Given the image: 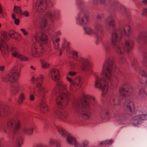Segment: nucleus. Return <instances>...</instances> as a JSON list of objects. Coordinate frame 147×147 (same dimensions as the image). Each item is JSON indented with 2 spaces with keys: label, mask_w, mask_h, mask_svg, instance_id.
Instances as JSON below:
<instances>
[{
  "label": "nucleus",
  "mask_w": 147,
  "mask_h": 147,
  "mask_svg": "<svg viewBox=\"0 0 147 147\" xmlns=\"http://www.w3.org/2000/svg\"><path fill=\"white\" fill-rule=\"evenodd\" d=\"M10 112L9 107L0 102V131H3L6 134H8L10 131H12L14 135L12 137L14 143L20 147L23 144V139L19 131L20 127L19 120L10 117L9 118L7 123L5 121V117Z\"/></svg>",
  "instance_id": "nucleus-1"
},
{
  "label": "nucleus",
  "mask_w": 147,
  "mask_h": 147,
  "mask_svg": "<svg viewBox=\"0 0 147 147\" xmlns=\"http://www.w3.org/2000/svg\"><path fill=\"white\" fill-rule=\"evenodd\" d=\"M113 61L112 57L107 56L105 62L102 65L101 73L96 74L95 75V87L102 90V95L103 96L107 93L109 87L107 80L104 77L100 78L101 74L109 80L111 85H116L118 82L117 78L113 74Z\"/></svg>",
  "instance_id": "nucleus-2"
},
{
  "label": "nucleus",
  "mask_w": 147,
  "mask_h": 147,
  "mask_svg": "<svg viewBox=\"0 0 147 147\" xmlns=\"http://www.w3.org/2000/svg\"><path fill=\"white\" fill-rule=\"evenodd\" d=\"M50 74L52 79L57 84V88H55L53 92L56 99V103L60 109L65 108L67 105L69 100V94L67 92L65 85L62 82H59V73L58 70L53 69L50 72Z\"/></svg>",
  "instance_id": "nucleus-3"
},
{
  "label": "nucleus",
  "mask_w": 147,
  "mask_h": 147,
  "mask_svg": "<svg viewBox=\"0 0 147 147\" xmlns=\"http://www.w3.org/2000/svg\"><path fill=\"white\" fill-rule=\"evenodd\" d=\"M132 32L130 27L127 25H124L121 28L114 30L111 34V42L115 52L119 55H123L125 52L123 45L120 42L123 34L128 37Z\"/></svg>",
  "instance_id": "nucleus-4"
},
{
  "label": "nucleus",
  "mask_w": 147,
  "mask_h": 147,
  "mask_svg": "<svg viewBox=\"0 0 147 147\" xmlns=\"http://www.w3.org/2000/svg\"><path fill=\"white\" fill-rule=\"evenodd\" d=\"M30 37L32 39H34L36 41V42L34 43L32 46V54L35 57L40 56L44 51L41 44H45L48 41L47 35L36 30L35 33L31 34Z\"/></svg>",
  "instance_id": "nucleus-5"
},
{
  "label": "nucleus",
  "mask_w": 147,
  "mask_h": 147,
  "mask_svg": "<svg viewBox=\"0 0 147 147\" xmlns=\"http://www.w3.org/2000/svg\"><path fill=\"white\" fill-rule=\"evenodd\" d=\"M59 14V11L52 9L46 11L45 14L41 16L37 21L40 24L41 29L47 33H49L50 24L54 22V19L58 18Z\"/></svg>",
  "instance_id": "nucleus-6"
},
{
  "label": "nucleus",
  "mask_w": 147,
  "mask_h": 147,
  "mask_svg": "<svg viewBox=\"0 0 147 147\" xmlns=\"http://www.w3.org/2000/svg\"><path fill=\"white\" fill-rule=\"evenodd\" d=\"M20 70V66H16L3 79L5 82H9L11 83L10 89L13 94H16L19 90V84L16 81L18 79Z\"/></svg>",
  "instance_id": "nucleus-7"
},
{
  "label": "nucleus",
  "mask_w": 147,
  "mask_h": 147,
  "mask_svg": "<svg viewBox=\"0 0 147 147\" xmlns=\"http://www.w3.org/2000/svg\"><path fill=\"white\" fill-rule=\"evenodd\" d=\"M119 92L121 97L123 99H125V101L123 103V106L127 109V111L132 113L133 112L134 108V103L127 98L129 96L134 92L133 88L129 86L125 88L121 87L119 89Z\"/></svg>",
  "instance_id": "nucleus-8"
},
{
  "label": "nucleus",
  "mask_w": 147,
  "mask_h": 147,
  "mask_svg": "<svg viewBox=\"0 0 147 147\" xmlns=\"http://www.w3.org/2000/svg\"><path fill=\"white\" fill-rule=\"evenodd\" d=\"M97 103L95 97L83 93V119H89L90 116L91 106Z\"/></svg>",
  "instance_id": "nucleus-9"
},
{
  "label": "nucleus",
  "mask_w": 147,
  "mask_h": 147,
  "mask_svg": "<svg viewBox=\"0 0 147 147\" xmlns=\"http://www.w3.org/2000/svg\"><path fill=\"white\" fill-rule=\"evenodd\" d=\"M43 77L40 76L36 79L32 77L31 80L33 83L35 82L36 86V87L33 89L34 94L38 97L44 98L46 93L48 92V90L43 86Z\"/></svg>",
  "instance_id": "nucleus-10"
},
{
  "label": "nucleus",
  "mask_w": 147,
  "mask_h": 147,
  "mask_svg": "<svg viewBox=\"0 0 147 147\" xmlns=\"http://www.w3.org/2000/svg\"><path fill=\"white\" fill-rule=\"evenodd\" d=\"M53 3L51 0H37L35 3L33 5V8L37 12H44L48 7L52 6Z\"/></svg>",
  "instance_id": "nucleus-11"
},
{
  "label": "nucleus",
  "mask_w": 147,
  "mask_h": 147,
  "mask_svg": "<svg viewBox=\"0 0 147 147\" xmlns=\"http://www.w3.org/2000/svg\"><path fill=\"white\" fill-rule=\"evenodd\" d=\"M55 127L58 132L62 136L66 138V141L70 144H74L77 142L74 138L71 136L67 131L60 126L55 125Z\"/></svg>",
  "instance_id": "nucleus-12"
},
{
  "label": "nucleus",
  "mask_w": 147,
  "mask_h": 147,
  "mask_svg": "<svg viewBox=\"0 0 147 147\" xmlns=\"http://www.w3.org/2000/svg\"><path fill=\"white\" fill-rule=\"evenodd\" d=\"M96 32V40L95 42L96 45H98L102 40L104 36L102 31V25L101 23L97 22L94 25Z\"/></svg>",
  "instance_id": "nucleus-13"
},
{
  "label": "nucleus",
  "mask_w": 147,
  "mask_h": 147,
  "mask_svg": "<svg viewBox=\"0 0 147 147\" xmlns=\"http://www.w3.org/2000/svg\"><path fill=\"white\" fill-rule=\"evenodd\" d=\"M76 1L77 6L79 12L76 18V23L78 25L82 26L83 23V0Z\"/></svg>",
  "instance_id": "nucleus-14"
},
{
  "label": "nucleus",
  "mask_w": 147,
  "mask_h": 147,
  "mask_svg": "<svg viewBox=\"0 0 147 147\" xmlns=\"http://www.w3.org/2000/svg\"><path fill=\"white\" fill-rule=\"evenodd\" d=\"M82 100L81 99H75L73 101L72 104V108L78 114L80 115L82 117Z\"/></svg>",
  "instance_id": "nucleus-15"
},
{
  "label": "nucleus",
  "mask_w": 147,
  "mask_h": 147,
  "mask_svg": "<svg viewBox=\"0 0 147 147\" xmlns=\"http://www.w3.org/2000/svg\"><path fill=\"white\" fill-rule=\"evenodd\" d=\"M109 102L115 109L119 108L121 101L119 97L115 94L113 93L110 94L109 97Z\"/></svg>",
  "instance_id": "nucleus-16"
},
{
  "label": "nucleus",
  "mask_w": 147,
  "mask_h": 147,
  "mask_svg": "<svg viewBox=\"0 0 147 147\" xmlns=\"http://www.w3.org/2000/svg\"><path fill=\"white\" fill-rule=\"evenodd\" d=\"M67 80L70 83L69 86V88L70 90L73 91V86H75L76 85L77 87L80 88L82 84V81L81 77L80 76H78L77 77L73 80L70 78L67 77Z\"/></svg>",
  "instance_id": "nucleus-17"
},
{
  "label": "nucleus",
  "mask_w": 147,
  "mask_h": 147,
  "mask_svg": "<svg viewBox=\"0 0 147 147\" xmlns=\"http://www.w3.org/2000/svg\"><path fill=\"white\" fill-rule=\"evenodd\" d=\"M61 34V33L59 31L56 32L55 34H52L50 36V37L53 39V47L55 50H58L59 46V42L60 40L59 38H55Z\"/></svg>",
  "instance_id": "nucleus-18"
},
{
  "label": "nucleus",
  "mask_w": 147,
  "mask_h": 147,
  "mask_svg": "<svg viewBox=\"0 0 147 147\" xmlns=\"http://www.w3.org/2000/svg\"><path fill=\"white\" fill-rule=\"evenodd\" d=\"M10 50L12 55L13 57L18 58L22 61L28 60V58L19 53V50L18 48L14 47H11Z\"/></svg>",
  "instance_id": "nucleus-19"
},
{
  "label": "nucleus",
  "mask_w": 147,
  "mask_h": 147,
  "mask_svg": "<svg viewBox=\"0 0 147 147\" xmlns=\"http://www.w3.org/2000/svg\"><path fill=\"white\" fill-rule=\"evenodd\" d=\"M147 120V114H142L134 116L132 119V122L135 125L140 124L142 120Z\"/></svg>",
  "instance_id": "nucleus-20"
},
{
  "label": "nucleus",
  "mask_w": 147,
  "mask_h": 147,
  "mask_svg": "<svg viewBox=\"0 0 147 147\" xmlns=\"http://www.w3.org/2000/svg\"><path fill=\"white\" fill-rule=\"evenodd\" d=\"M92 63L88 59L86 58H83V71L86 73L87 75L90 73V69L92 65Z\"/></svg>",
  "instance_id": "nucleus-21"
},
{
  "label": "nucleus",
  "mask_w": 147,
  "mask_h": 147,
  "mask_svg": "<svg viewBox=\"0 0 147 147\" xmlns=\"http://www.w3.org/2000/svg\"><path fill=\"white\" fill-rule=\"evenodd\" d=\"M3 54H7L8 53V46L6 43L0 38V51Z\"/></svg>",
  "instance_id": "nucleus-22"
},
{
  "label": "nucleus",
  "mask_w": 147,
  "mask_h": 147,
  "mask_svg": "<svg viewBox=\"0 0 147 147\" xmlns=\"http://www.w3.org/2000/svg\"><path fill=\"white\" fill-rule=\"evenodd\" d=\"M15 32L13 31H11L10 33L7 32H4L3 33V36L4 39L6 40H9L11 37L12 38L15 39L16 40H19L20 39L18 38L17 37H16L15 36H13V35L15 34Z\"/></svg>",
  "instance_id": "nucleus-23"
},
{
  "label": "nucleus",
  "mask_w": 147,
  "mask_h": 147,
  "mask_svg": "<svg viewBox=\"0 0 147 147\" xmlns=\"http://www.w3.org/2000/svg\"><path fill=\"white\" fill-rule=\"evenodd\" d=\"M115 17L114 16H110L106 20L105 23L109 26L113 27L115 25Z\"/></svg>",
  "instance_id": "nucleus-24"
},
{
  "label": "nucleus",
  "mask_w": 147,
  "mask_h": 147,
  "mask_svg": "<svg viewBox=\"0 0 147 147\" xmlns=\"http://www.w3.org/2000/svg\"><path fill=\"white\" fill-rule=\"evenodd\" d=\"M56 115L58 118L63 121H65L68 117L67 113L63 111H60L57 112Z\"/></svg>",
  "instance_id": "nucleus-25"
},
{
  "label": "nucleus",
  "mask_w": 147,
  "mask_h": 147,
  "mask_svg": "<svg viewBox=\"0 0 147 147\" xmlns=\"http://www.w3.org/2000/svg\"><path fill=\"white\" fill-rule=\"evenodd\" d=\"M33 127L31 126H24L22 128V131L28 135H30L33 133Z\"/></svg>",
  "instance_id": "nucleus-26"
},
{
  "label": "nucleus",
  "mask_w": 147,
  "mask_h": 147,
  "mask_svg": "<svg viewBox=\"0 0 147 147\" xmlns=\"http://www.w3.org/2000/svg\"><path fill=\"white\" fill-rule=\"evenodd\" d=\"M134 41L131 39L126 40L125 42V47L127 52H129L132 49Z\"/></svg>",
  "instance_id": "nucleus-27"
},
{
  "label": "nucleus",
  "mask_w": 147,
  "mask_h": 147,
  "mask_svg": "<svg viewBox=\"0 0 147 147\" xmlns=\"http://www.w3.org/2000/svg\"><path fill=\"white\" fill-rule=\"evenodd\" d=\"M85 32L89 35L94 34L96 36V32L91 27L89 26H86L83 27Z\"/></svg>",
  "instance_id": "nucleus-28"
},
{
  "label": "nucleus",
  "mask_w": 147,
  "mask_h": 147,
  "mask_svg": "<svg viewBox=\"0 0 147 147\" xmlns=\"http://www.w3.org/2000/svg\"><path fill=\"white\" fill-rule=\"evenodd\" d=\"M40 109L42 113H46L48 111V107L43 100H42L40 102Z\"/></svg>",
  "instance_id": "nucleus-29"
},
{
  "label": "nucleus",
  "mask_w": 147,
  "mask_h": 147,
  "mask_svg": "<svg viewBox=\"0 0 147 147\" xmlns=\"http://www.w3.org/2000/svg\"><path fill=\"white\" fill-rule=\"evenodd\" d=\"M73 58L74 59L77 61L78 63L80 64H82V58L79 57L78 55V53L75 51H73L72 52Z\"/></svg>",
  "instance_id": "nucleus-30"
},
{
  "label": "nucleus",
  "mask_w": 147,
  "mask_h": 147,
  "mask_svg": "<svg viewBox=\"0 0 147 147\" xmlns=\"http://www.w3.org/2000/svg\"><path fill=\"white\" fill-rule=\"evenodd\" d=\"M89 14L88 12L83 11V24H86L89 19Z\"/></svg>",
  "instance_id": "nucleus-31"
},
{
  "label": "nucleus",
  "mask_w": 147,
  "mask_h": 147,
  "mask_svg": "<svg viewBox=\"0 0 147 147\" xmlns=\"http://www.w3.org/2000/svg\"><path fill=\"white\" fill-rule=\"evenodd\" d=\"M42 66L43 68H46L49 66V64L46 62V58L43 57L40 59Z\"/></svg>",
  "instance_id": "nucleus-32"
},
{
  "label": "nucleus",
  "mask_w": 147,
  "mask_h": 147,
  "mask_svg": "<svg viewBox=\"0 0 147 147\" xmlns=\"http://www.w3.org/2000/svg\"><path fill=\"white\" fill-rule=\"evenodd\" d=\"M103 46L104 51L107 54L111 50L109 45L107 43H105L103 44Z\"/></svg>",
  "instance_id": "nucleus-33"
},
{
  "label": "nucleus",
  "mask_w": 147,
  "mask_h": 147,
  "mask_svg": "<svg viewBox=\"0 0 147 147\" xmlns=\"http://www.w3.org/2000/svg\"><path fill=\"white\" fill-rule=\"evenodd\" d=\"M117 7L120 13H123V12H125L126 9L120 3H118L117 4Z\"/></svg>",
  "instance_id": "nucleus-34"
},
{
  "label": "nucleus",
  "mask_w": 147,
  "mask_h": 147,
  "mask_svg": "<svg viewBox=\"0 0 147 147\" xmlns=\"http://www.w3.org/2000/svg\"><path fill=\"white\" fill-rule=\"evenodd\" d=\"M25 99V96L24 94L23 93H21L19 96L18 99V103L19 104L21 105L22 104L23 100Z\"/></svg>",
  "instance_id": "nucleus-35"
},
{
  "label": "nucleus",
  "mask_w": 147,
  "mask_h": 147,
  "mask_svg": "<svg viewBox=\"0 0 147 147\" xmlns=\"http://www.w3.org/2000/svg\"><path fill=\"white\" fill-rule=\"evenodd\" d=\"M71 45L69 42H65L64 45H62V47L63 49H65L68 51H69L70 47L69 45Z\"/></svg>",
  "instance_id": "nucleus-36"
},
{
  "label": "nucleus",
  "mask_w": 147,
  "mask_h": 147,
  "mask_svg": "<svg viewBox=\"0 0 147 147\" xmlns=\"http://www.w3.org/2000/svg\"><path fill=\"white\" fill-rule=\"evenodd\" d=\"M14 12L16 13L17 14L19 13L20 15L22 11L21 8L18 7L16 6H15L14 7Z\"/></svg>",
  "instance_id": "nucleus-37"
},
{
  "label": "nucleus",
  "mask_w": 147,
  "mask_h": 147,
  "mask_svg": "<svg viewBox=\"0 0 147 147\" xmlns=\"http://www.w3.org/2000/svg\"><path fill=\"white\" fill-rule=\"evenodd\" d=\"M144 36L142 34H139L137 37V41L138 43H140L141 41L144 40Z\"/></svg>",
  "instance_id": "nucleus-38"
},
{
  "label": "nucleus",
  "mask_w": 147,
  "mask_h": 147,
  "mask_svg": "<svg viewBox=\"0 0 147 147\" xmlns=\"http://www.w3.org/2000/svg\"><path fill=\"white\" fill-rule=\"evenodd\" d=\"M109 115V113L107 112H102L100 115V117L102 119H104L107 117Z\"/></svg>",
  "instance_id": "nucleus-39"
},
{
  "label": "nucleus",
  "mask_w": 147,
  "mask_h": 147,
  "mask_svg": "<svg viewBox=\"0 0 147 147\" xmlns=\"http://www.w3.org/2000/svg\"><path fill=\"white\" fill-rule=\"evenodd\" d=\"M12 18L14 20V23L16 25H18L19 24L20 20L18 19H16L14 14H12Z\"/></svg>",
  "instance_id": "nucleus-40"
},
{
  "label": "nucleus",
  "mask_w": 147,
  "mask_h": 147,
  "mask_svg": "<svg viewBox=\"0 0 147 147\" xmlns=\"http://www.w3.org/2000/svg\"><path fill=\"white\" fill-rule=\"evenodd\" d=\"M57 141H58L52 139H51L49 142V144L50 146H53L55 144V145L56 142Z\"/></svg>",
  "instance_id": "nucleus-41"
},
{
  "label": "nucleus",
  "mask_w": 147,
  "mask_h": 147,
  "mask_svg": "<svg viewBox=\"0 0 147 147\" xmlns=\"http://www.w3.org/2000/svg\"><path fill=\"white\" fill-rule=\"evenodd\" d=\"M109 1V0H99V3L101 4L106 5Z\"/></svg>",
  "instance_id": "nucleus-42"
},
{
  "label": "nucleus",
  "mask_w": 147,
  "mask_h": 147,
  "mask_svg": "<svg viewBox=\"0 0 147 147\" xmlns=\"http://www.w3.org/2000/svg\"><path fill=\"white\" fill-rule=\"evenodd\" d=\"M112 142V141L111 140H107L106 141H105L104 142H101V145H103V144H111Z\"/></svg>",
  "instance_id": "nucleus-43"
},
{
  "label": "nucleus",
  "mask_w": 147,
  "mask_h": 147,
  "mask_svg": "<svg viewBox=\"0 0 147 147\" xmlns=\"http://www.w3.org/2000/svg\"><path fill=\"white\" fill-rule=\"evenodd\" d=\"M104 14L102 13H98L97 14L96 18L100 20L102 18Z\"/></svg>",
  "instance_id": "nucleus-44"
},
{
  "label": "nucleus",
  "mask_w": 147,
  "mask_h": 147,
  "mask_svg": "<svg viewBox=\"0 0 147 147\" xmlns=\"http://www.w3.org/2000/svg\"><path fill=\"white\" fill-rule=\"evenodd\" d=\"M146 14H147V8H144L142 15V16H145Z\"/></svg>",
  "instance_id": "nucleus-45"
},
{
  "label": "nucleus",
  "mask_w": 147,
  "mask_h": 147,
  "mask_svg": "<svg viewBox=\"0 0 147 147\" xmlns=\"http://www.w3.org/2000/svg\"><path fill=\"white\" fill-rule=\"evenodd\" d=\"M21 12L20 15H24L26 17H28L29 16L28 12L27 11H25L23 12L22 11Z\"/></svg>",
  "instance_id": "nucleus-46"
},
{
  "label": "nucleus",
  "mask_w": 147,
  "mask_h": 147,
  "mask_svg": "<svg viewBox=\"0 0 147 147\" xmlns=\"http://www.w3.org/2000/svg\"><path fill=\"white\" fill-rule=\"evenodd\" d=\"M20 30L23 33L24 36H27L28 34V32H26L24 29H21Z\"/></svg>",
  "instance_id": "nucleus-47"
},
{
  "label": "nucleus",
  "mask_w": 147,
  "mask_h": 147,
  "mask_svg": "<svg viewBox=\"0 0 147 147\" xmlns=\"http://www.w3.org/2000/svg\"><path fill=\"white\" fill-rule=\"evenodd\" d=\"M75 147H82V144L79 142H76L74 144Z\"/></svg>",
  "instance_id": "nucleus-48"
},
{
  "label": "nucleus",
  "mask_w": 147,
  "mask_h": 147,
  "mask_svg": "<svg viewBox=\"0 0 147 147\" xmlns=\"http://www.w3.org/2000/svg\"><path fill=\"white\" fill-rule=\"evenodd\" d=\"M30 99L31 101H33L35 99V96L34 94H30Z\"/></svg>",
  "instance_id": "nucleus-49"
},
{
  "label": "nucleus",
  "mask_w": 147,
  "mask_h": 147,
  "mask_svg": "<svg viewBox=\"0 0 147 147\" xmlns=\"http://www.w3.org/2000/svg\"><path fill=\"white\" fill-rule=\"evenodd\" d=\"M76 72L70 71L68 72L69 75L71 76H73L76 74Z\"/></svg>",
  "instance_id": "nucleus-50"
},
{
  "label": "nucleus",
  "mask_w": 147,
  "mask_h": 147,
  "mask_svg": "<svg viewBox=\"0 0 147 147\" xmlns=\"http://www.w3.org/2000/svg\"><path fill=\"white\" fill-rule=\"evenodd\" d=\"M89 144V142L87 140H85L83 142V147H86Z\"/></svg>",
  "instance_id": "nucleus-51"
},
{
  "label": "nucleus",
  "mask_w": 147,
  "mask_h": 147,
  "mask_svg": "<svg viewBox=\"0 0 147 147\" xmlns=\"http://www.w3.org/2000/svg\"><path fill=\"white\" fill-rule=\"evenodd\" d=\"M92 3L95 5H98L99 2V0H92Z\"/></svg>",
  "instance_id": "nucleus-52"
},
{
  "label": "nucleus",
  "mask_w": 147,
  "mask_h": 147,
  "mask_svg": "<svg viewBox=\"0 0 147 147\" xmlns=\"http://www.w3.org/2000/svg\"><path fill=\"white\" fill-rule=\"evenodd\" d=\"M116 119L118 121H122L124 120L123 118L121 116H119L118 118H117Z\"/></svg>",
  "instance_id": "nucleus-53"
},
{
  "label": "nucleus",
  "mask_w": 147,
  "mask_h": 147,
  "mask_svg": "<svg viewBox=\"0 0 147 147\" xmlns=\"http://www.w3.org/2000/svg\"><path fill=\"white\" fill-rule=\"evenodd\" d=\"M55 147H61L60 143L58 141L56 142Z\"/></svg>",
  "instance_id": "nucleus-54"
},
{
  "label": "nucleus",
  "mask_w": 147,
  "mask_h": 147,
  "mask_svg": "<svg viewBox=\"0 0 147 147\" xmlns=\"http://www.w3.org/2000/svg\"><path fill=\"white\" fill-rule=\"evenodd\" d=\"M74 63L72 62L69 61V65L71 67H72L74 66Z\"/></svg>",
  "instance_id": "nucleus-55"
},
{
  "label": "nucleus",
  "mask_w": 147,
  "mask_h": 147,
  "mask_svg": "<svg viewBox=\"0 0 147 147\" xmlns=\"http://www.w3.org/2000/svg\"><path fill=\"white\" fill-rule=\"evenodd\" d=\"M5 66H1L0 67V70L1 71H3L4 69Z\"/></svg>",
  "instance_id": "nucleus-56"
},
{
  "label": "nucleus",
  "mask_w": 147,
  "mask_h": 147,
  "mask_svg": "<svg viewBox=\"0 0 147 147\" xmlns=\"http://www.w3.org/2000/svg\"><path fill=\"white\" fill-rule=\"evenodd\" d=\"M36 147H48V146L44 145H40L37 146Z\"/></svg>",
  "instance_id": "nucleus-57"
},
{
  "label": "nucleus",
  "mask_w": 147,
  "mask_h": 147,
  "mask_svg": "<svg viewBox=\"0 0 147 147\" xmlns=\"http://www.w3.org/2000/svg\"><path fill=\"white\" fill-rule=\"evenodd\" d=\"M142 2L145 4H147V0H143Z\"/></svg>",
  "instance_id": "nucleus-58"
},
{
  "label": "nucleus",
  "mask_w": 147,
  "mask_h": 147,
  "mask_svg": "<svg viewBox=\"0 0 147 147\" xmlns=\"http://www.w3.org/2000/svg\"><path fill=\"white\" fill-rule=\"evenodd\" d=\"M1 4L0 3V13H1L2 12V9L1 6Z\"/></svg>",
  "instance_id": "nucleus-59"
},
{
  "label": "nucleus",
  "mask_w": 147,
  "mask_h": 147,
  "mask_svg": "<svg viewBox=\"0 0 147 147\" xmlns=\"http://www.w3.org/2000/svg\"><path fill=\"white\" fill-rule=\"evenodd\" d=\"M20 36V35H19L18 34H14L13 35V36H15L16 37V36Z\"/></svg>",
  "instance_id": "nucleus-60"
},
{
  "label": "nucleus",
  "mask_w": 147,
  "mask_h": 147,
  "mask_svg": "<svg viewBox=\"0 0 147 147\" xmlns=\"http://www.w3.org/2000/svg\"><path fill=\"white\" fill-rule=\"evenodd\" d=\"M30 68L31 69H33V70H35V68L33 66H31L30 67Z\"/></svg>",
  "instance_id": "nucleus-61"
},
{
  "label": "nucleus",
  "mask_w": 147,
  "mask_h": 147,
  "mask_svg": "<svg viewBox=\"0 0 147 147\" xmlns=\"http://www.w3.org/2000/svg\"><path fill=\"white\" fill-rule=\"evenodd\" d=\"M59 53H60V55H61L62 54V53L61 52H60Z\"/></svg>",
  "instance_id": "nucleus-62"
},
{
  "label": "nucleus",
  "mask_w": 147,
  "mask_h": 147,
  "mask_svg": "<svg viewBox=\"0 0 147 147\" xmlns=\"http://www.w3.org/2000/svg\"><path fill=\"white\" fill-rule=\"evenodd\" d=\"M50 50V48H49V49L47 50V51H49Z\"/></svg>",
  "instance_id": "nucleus-63"
},
{
  "label": "nucleus",
  "mask_w": 147,
  "mask_h": 147,
  "mask_svg": "<svg viewBox=\"0 0 147 147\" xmlns=\"http://www.w3.org/2000/svg\"><path fill=\"white\" fill-rule=\"evenodd\" d=\"M1 24L0 23V28L1 27Z\"/></svg>",
  "instance_id": "nucleus-64"
}]
</instances>
